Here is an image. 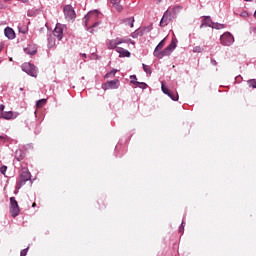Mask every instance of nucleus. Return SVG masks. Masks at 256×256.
I'll return each mask as SVG.
<instances>
[{
	"label": "nucleus",
	"mask_w": 256,
	"mask_h": 256,
	"mask_svg": "<svg viewBox=\"0 0 256 256\" xmlns=\"http://www.w3.org/2000/svg\"><path fill=\"white\" fill-rule=\"evenodd\" d=\"M177 48V39H173L169 46H167L164 50L160 51L156 56L158 59H163V57H169L173 51Z\"/></svg>",
	"instance_id": "nucleus-1"
},
{
	"label": "nucleus",
	"mask_w": 256,
	"mask_h": 256,
	"mask_svg": "<svg viewBox=\"0 0 256 256\" xmlns=\"http://www.w3.org/2000/svg\"><path fill=\"white\" fill-rule=\"evenodd\" d=\"M63 13L66 21H75L77 14L75 13V9H73V6L66 5L63 8Z\"/></svg>",
	"instance_id": "nucleus-2"
},
{
	"label": "nucleus",
	"mask_w": 256,
	"mask_h": 256,
	"mask_svg": "<svg viewBox=\"0 0 256 256\" xmlns=\"http://www.w3.org/2000/svg\"><path fill=\"white\" fill-rule=\"evenodd\" d=\"M31 179V172L27 168H23L20 173V180L17 183L18 189H21L23 185H25L26 181H30Z\"/></svg>",
	"instance_id": "nucleus-3"
},
{
	"label": "nucleus",
	"mask_w": 256,
	"mask_h": 256,
	"mask_svg": "<svg viewBox=\"0 0 256 256\" xmlns=\"http://www.w3.org/2000/svg\"><path fill=\"white\" fill-rule=\"evenodd\" d=\"M220 43L224 47H231V44L235 43V37L230 32H225L220 36Z\"/></svg>",
	"instance_id": "nucleus-4"
},
{
	"label": "nucleus",
	"mask_w": 256,
	"mask_h": 256,
	"mask_svg": "<svg viewBox=\"0 0 256 256\" xmlns=\"http://www.w3.org/2000/svg\"><path fill=\"white\" fill-rule=\"evenodd\" d=\"M121 43H131L132 45H135V42H133V40L131 39L124 40L121 38H116L113 40H109L107 43V47L108 49H117V45H121Z\"/></svg>",
	"instance_id": "nucleus-5"
},
{
	"label": "nucleus",
	"mask_w": 256,
	"mask_h": 256,
	"mask_svg": "<svg viewBox=\"0 0 256 256\" xmlns=\"http://www.w3.org/2000/svg\"><path fill=\"white\" fill-rule=\"evenodd\" d=\"M10 213L12 217H18L21 210L19 209V203L15 199V197H10Z\"/></svg>",
	"instance_id": "nucleus-6"
},
{
	"label": "nucleus",
	"mask_w": 256,
	"mask_h": 256,
	"mask_svg": "<svg viewBox=\"0 0 256 256\" xmlns=\"http://www.w3.org/2000/svg\"><path fill=\"white\" fill-rule=\"evenodd\" d=\"M22 71L30 75L31 77H37V68L31 63H25L22 65Z\"/></svg>",
	"instance_id": "nucleus-7"
},
{
	"label": "nucleus",
	"mask_w": 256,
	"mask_h": 256,
	"mask_svg": "<svg viewBox=\"0 0 256 256\" xmlns=\"http://www.w3.org/2000/svg\"><path fill=\"white\" fill-rule=\"evenodd\" d=\"M172 19L173 16L171 15V11L166 10L163 17L160 20V27H167V25L171 23Z\"/></svg>",
	"instance_id": "nucleus-8"
},
{
	"label": "nucleus",
	"mask_w": 256,
	"mask_h": 256,
	"mask_svg": "<svg viewBox=\"0 0 256 256\" xmlns=\"http://www.w3.org/2000/svg\"><path fill=\"white\" fill-rule=\"evenodd\" d=\"M119 85L120 83L118 79L111 80L102 84V89H104V91H107V89H119Z\"/></svg>",
	"instance_id": "nucleus-9"
},
{
	"label": "nucleus",
	"mask_w": 256,
	"mask_h": 256,
	"mask_svg": "<svg viewBox=\"0 0 256 256\" xmlns=\"http://www.w3.org/2000/svg\"><path fill=\"white\" fill-rule=\"evenodd\" d=\"M53 36L58 39V41H61L63 39V25L56 24V27L53 31Z\"/></svg>",
	"instance_id": "nucleus-10"
},
{
	"label": "nucleus",
	"mask_w": 256,
	"mask_h": 256,
	"mask_svg": "<svg viewBox=\"0 0 256 256\" xmlns=\"http://www.w3.org/2000/svg\"><path fill=\"white\" fill-rule=\"evenodd\" d=\"M2 119H17L19 117V112H13V111H8V112H2L1 113Z\"/></svg>",
	"instance_id": "nucleus-11"
},
{
	"label": "nucleus",
	"mask_w": 256,
	"mask_h": 256,
	"mask_svg": "<svg viewBox=\"0 0 256 256\" xmlns=\"http://www.w3.org/2000/svg\"><path fill=\"white\" fill-rule=\"evenodd\" d=\"M4 35L7 37V39H15V31L11 27L4 29Z\"/></svg>",
	"instance_id": "nucleus-12"
},
{
	"label": "nucleus",
	"mask_w": 256,
	"mask_h": 256,
	"mask_svg": "<svg viewBox=\"0 0 256 256\" xmlns=\"http://www.w3.org/2000/svg\"><path fill=\"white\" fill-rule=\"evenodd\" d=\"M213 21H211V17H205L202 20V24L200 25V29H203L204 27H212Z\"/></svg>",
	"instance_id": "nucleus-13"
},
{
	"label": "nucleus",
	"mask_w": 256,
	"mask_h": 256,
	"mask_svg": "<svg viewBox=\"0 0 256 256\" xmlns=\"http://www.w3.org/2000/svg\"><path fill=\"white\" fill-rule=\"evenodd\" d=\"M110 3H112L113 7L121 13L123 11V6L121 5V0H110Z\"/></svg>",
	"instance_id": "nucleus-14"
},
{
	"label": "nucleus",
	"mask_w": 256,
	"mask_h": 256,
	"mask_svg": "<svg viewBox=\"0 0 256 256\" xmlns=\"http://www.w3.org/2000/svg\"><path fill=\"white\" fill-rule=\"evenodd\" d=\"M117 53H119L120 57H131V52L129 50H125L124 48L118 47L116 48Z\"/></svg>",
	"instance_id": "nucleus-15"
},
{
	"label": "nucleus",
	"mask_w": 256,
	"mask_h": 256,
	"mask_svg": "<svg viewBox=\"0 0 256 256\" xmlns=\"http://www.w3.org/2000/svg\"><path fill=\"white\" fill-rule=\"evenodd\" d=\"M163 47H165V39L160 41L159 44L156 46V48H155V50L153 52L154 57H156L161 52V49Z\"/></svg>",
	"instance_id": "nucleus-16"
},
{
	"label": "nucleus",
	"mask_w": 256,
	"mask_h": 256,
	"mask_svg": "<svg viewBox=\"0 0 256 256\" xmlns=\"http://www.w3.org/2000/svg\"><path fill=\"white\" fill-rule=\"evenodd\" d=\"M181 9H183V7L181 6H174L171 12V16L173 19L177 18V15H179V13H181Z\"/></svg>",
	"instance_id": "nucleus-17"
},
{
	"label": "nucleus",
	"mask_w": 256,
	"mask_h": 256,
	"mask_svg": "<svg viewBox=\"0 0 256 256\" xmlns=\"http://www.w3.org/2000/svg\"><path fill=\"white\" fill-rule=\"evenodd\" d=\"M47 39H48V47H53L55 45V36L49 32V34H47Z\"/></svg>",
	"instance_id": "nucleus-18"
},
{
	"label": "nucleus",
	"mask_w": 256,
	"mask_h": 256,
	"mask_svg": "<svg viewBox=\"0 0 256 256\" xmlns=\"http://www.w3.org/2000/svg\"><path fill=\"white\" fill-rule=\"evenodd\" d=\"M24 52L26 53V55H35L37 53V48L28 46L27 48H24Z\"/></svg>",
	"instance_id": "nucleus-19"
},
{
	"label": "nucleus",
	"mask_w": 256,
	"mask_h": 256,
	"mask_svg": "<svg viewBox=\"0 0 256 256\" xmlns=\"http://www.w3.org/2000/svg\"><path fill=\"white\" fill-rule=\"evenodd\" d=\"M123 23H125V25H128L129 27H133V23H135V18H126L123 20Z\"/></svg>",
	"instance_id": "nucleus-20"
},
{
	"label": "nucleus",
	"mask_w": 256,
	"mask_h": 256,
	"mask_svg": "<svg viewBox=\"0 0 256 256\" xmlns=\"http://www.w3.org/2000/svg\"><path fill=\"white\" fill-rule=\"evenodd\" d=\"M131 37H133V39H137V37H143V30L141 29L136 30L131 34Z\"/></svg>",
	"instance_id": "nucleus-21"
},
{
	"label": "nucleus",
	"mask_w": 256,
	"mask_h": 256,
	"mask_svg": "<svg viewBox=\"0 0 256 256\" xmlns=\"http://www.w3.org/2000/svg\"><path fill=\"white\" fill-rule=\"evenodd\" d=\"M119 70L112 69L110 72L106 73L104 76V79H109V77H115V75L118 73Z\"/></svg>",
	"instance_id": "nucleus-22"
},
{
	"label": "nucleus",
	"mask_w": 256,
	"mask_h": 256,
	"mask_svg": "<svg viewBox=\"0 0 256 256\" xmlns=\"http://www.w3.org/2000/svg\"><path fill=\"white\" fill-rule=\"evenodd\" d=\"M95 17V12H89L85 17H84V23L87 25L89 23V19H93Z\"/></svg>",
	"instance_id": "nucleus-23"
},
{
	"label": "nucleus",
	"mask_w": 256,
	"mask_h": 256,
	"mask_svg": "<svg viewBox=\"0 0 256 256\" xmlns=\"http://www.w3.org/2000/svg\"><path fill=\"white\" fill-rule=\"evenodd\" d=\"M211 28L212 29H225V25L213 22Z\"/></svg>",
	"instance_id": "nucleus-24"
},
{
	"label": "nucleus",
	"mask_w": 256,
	"mask_h": 256,
	"mask_svg": "<svg viewBox=\"0 0 256 256\" xmlns=\"http://www.w3.org/2000/svg\"><path fill=\"white\" fill-rule=\"evenodd\" d=\"M168 97H170V99H172V101H179V94H177V93L170 92V95H168Z\"/></svg>",
	"instance_id": "nucleus-25"
},
{
	"label": "nucleus",
	"mask_w": 256,
	"mask_h": 256,
	"mask_svg": "<svg viewBox=\"0 0 256 256\" xmlns=\"http://www.w3.org/2000/svg\"><path fill=\"white\" fill-rule=\"evenodd\" d=\"M45 103H47V100L46 99H40L36 102V107H43L45 105Z\"/></svg>",
	"instance_id": "nucleus-26"
},
{
	"label": "nucleus",
	"mask_w": 256,
	"mask_h": 256,
	"mask_svg": "<svg viewBox=\"0 0 256 256\" xmlns=\"http://www.w3.org/2000/svg\"><path fill=\"white\" fill-rule=\"evenodd\" d=\"M142 67H143L145 73H147V75H151V66L142 64Z\"/></svg>",
	"instance_id": "nucleus-27"
},
{
	"label": "nucleus",
	"mask_w": 256,
	"mask_h": 256,
	"mask_svg": "<svg viewBox=\"0 0 256 256\" xmlns=\"http://www.w3.org/2000/svg\"><path fill=\"white\" fill-rule=\"evenodd\" d=\"M161 89H162V92H163L165 95H171V92L169 91V89H168L167 87H165V84H163V82H162Z\"/></svg>",
	"instance_id": "nucleus-28"
},
{
	"label": "nucleus",
	"mask_w": 256,
	"mask_h": 256,
	"mask_svg": "<svg viewBox=\"0 0 256 256\" xmlns=\"http://www.w3.org/2000/svg\"><path fill=\"white\" fill-rule=\"evenodd\" d=\"M130 79H131L130 83H132V85H138L139 84V82H137V76L136 75H131Z\"/></svg>",
	"instance_id": "nucleus-29"
},
{
	"label": "nucleus",
	"mask_w": 256,
	"mask_h": 256,
	"mask_svg": "<svg viewBox=\"0 0 256 256\" xmlns=\"http://www.w3.org/2000/svg\"><path fill=\"white\" fill-rule=\"evenodd\" d=\"M248 85H249V87L256 89V79L249 80Z\"/></svg>",
	"instance_id": "nucleus-30"
},
{
	"label": "nucleus",
	"mask_w": 256,
	"mask_h": 256,
	"mask_svg": "<svg viewBox=\"0 0 256 256\" xmlns=\"http://www.w3.org/2000/svg\"><path fill=\"white\" fill-rule=\"evenodd\" d=\"M193 53H203V48H201V46H195L193 48Z\"/></svg>",
	"instance_id": "nucleus-31"
},
{
	"label": "nucleus",
	"mask_w": 256,
	"mask_h": 256,
	"mask_svg": "<svg viewBox=\"0 0 256 256\" xmlns=\"http://www.w3.org/2000/svg\"><path fill=\"white\" fill-rule=\"evenodd\" d=\"M136 85L140 87V89H147V84L145 82H138Z\"/></svg>",
	"instance_id": "nucleus-32"
},
{
	"label": "nucleus",
	"mask_w": 256,
	"mask_h": 256,
	"mask_svg": "<svg viewBox=\"0 0 256 256\" xmlns=\"http://www.w3.org/2000/svg\"><path fill=\"white\" fill-rule=\"evenodd\" d=\"M0 173L5 176V173H7V166L6 165H3L0 168Z\"/></svg>",
	"instance_id": "nucleus-33"
},
{
	"label": "nucleus",
	"mask_w": 256,
	"mask_h": 256,
	"mask_svg": "<svg viewBox=\"0 0 256 256\" xmlns=\"http://www.w3.org/2000/svg\"><path fill=\"white\" fill-rule=\"evenodd\" d=\"M27 251H29V248H26L20 252V256H27Z\"/></svg>",
	"instance_id": "nucleus-34"
},
{
	"label": "nucleus",
	"mask_w": 256,
	"mask_h": 256,
	"mask_svg": "<svg viewBox=\"0 0 256 256\" xmlns=\"http://www.w3.org/2000/svg\"><path fill=\"white\" fill-rule=\"evenodd\" d=\"M19 155V151H16V159H17V161H21V159H23V157L22 156H18Z\"/></svg>",
	"instance_id": "nucleus-35"
},
{
	"label": "nucleus",
	"mask_w": 256,
	"mask_h": 256,
	"mask_svg": "<svg viewBox=\"0 0 256 256\" xmlns=\"http://www.w3.org/2000/svg\"><path fill=\"white\" fill-rule=\"evenodd\" d=\"M211 64L214 65V66H217V60L211 59Z\"/></svg>",
	"instance_id": "nucleus-36"
},
{
	"label": "nucleus",
	"mask_w": 256,
	"mask_h": 256,
	"mask_svg": "<svg viewBox=\"0 0 256 256\" xmlns=\"http://www.w3.org/2000/svg\"><path fill=\"white\" fill-rule=\"evenodd\" d=\"M5 110V105L1 104L0 105V111H4Z\"/></svg>",
	"instance_id": "nucleus-37"
},
{
	"label": "nucleus",
	"mask_w": 256,
	"mask_h": 256,
	"mask_svg": "<svg viewBox=\"0 0 256 256\" xmlns=\"http://www.w3.org/2000/svg\"><path fill=\"white\" fill-rule=\"evenodd\" d=\"M97 25H99V22H95V23L91 26V28H95V27H97Z\"/></svg>",
	"instance_id": "nucleus-38"
},
{
	"label": "nucleus",
	"mask_w": 256,
	"mask_h": 256,
	"mask_svg": "<svg viewBox=\"0 0 256 256\" xmlns=\"http://www.w3.org/2000/svg\"><path fill=\"white\" fill-rule=\"evenodd\" d=\"M184 223L182 222V224H181V227H180V229H179V231H180V233H181V231H183V229H184Z\"/></svg>",
	"instance_id": "nucleus-39"
},
{
	"label": "nucleus",
	"mask_w": 256,
	"mask_h": 256,
	"mask_svg": "<svg viewBox=\"0 0 256 256\" xmlns=\"http://www.w3.org/2000/svg\"><path fill=\"white\" fill-rule=\"evenodd\" d=\"M21 1V3H29V0H18Z\"/></svg>",
	"instance_id": "nucleus-40"
},
{
	"label": "nucleus",
	"mask_w": 256,
	"mask_h": 256,
	"mask_svg": "<svg viewBox=\"0 0 256 256\" xmlns=\"http://www.w3.org/2000/svg\"><path fill=\"white\" fill-rule=\"evenodd\" d=\"M0 141H5V136H0Z\"/></svg>",
	"instance_id": "nucleus-41"
},
{
	"label": "nucleus",
	"mask_w": 256,
	"mask_h": 256,
	"mask_svg": "<svg viewBox=\"0 0 256 256\" xmlns=\"http://www.w3.org/2000/svg\"><path fill=\"white\" fill-rule=\"evenodd\" d=\"M32 207H37V204H36V203H33V204H32Z\"/></svg>",
	"instance_id": "nucleus-42"
},
{
	"label": "nucleus",
	"mask_w": 256,
	"mask_h": 256,
	"mask_svg": "<svg viewBox=\"0 0 256 256\" xmlns=\"http://www.w3.org/2000/svg\"><path fill=\"white\" fill-rule=\"evenodd\" d=\"M82 57H85V58H86V57H87V54H82Z\"/></svg>",
	"instance_id": "nucleus-43"
},
{
	"label": "nucleus",
	"mask_w": 256,
	"mask_h": 256,
	"mask_svg": "<svg viewBox=\"0 0 256 256\" xmlns=\"http://www.w3.org/2000/svg\"><path fill=\"white\" fill-rule=\"evenodd\" d=\"M254 17L256 18V10H255V12H254Z\"/></svg>",
	"instance_id": "nucleus-44"
},
{
	"label": "nucleus",
	"mask_w": 256,
	"mask_h": 256,
	"mask_svg": "<svg viewBox=\"0 0 256 256\" xmlns=\"http://www.w3.org/2000/svg\"><path fill=\"white\" fill-rule=\"evenodd\" d=\"M244 1H253V0H244Z\"/></svg>",
	"instance_id": "nucleus-45"
},
{
	"label": "nucleus",
	"mask_w": 256,
	"mask_h": 256,
	"mask_svg": "<svg viewBox=\"0 0 256 256\" xmlns=\"http://www.w3.org/2000/svg\"><path fill=\"white\" fill-rule=\"evenodd\" d=\"M10 61H13V58H10Z\"/></svg>",
	"instance_id": "nucleus-46"
},
{
	"label": "nucleus",
	"mask_w": 256,
	"mask_h": 256,
	"mask_svg": "<svg viewBox=\"0 0 256 256\" xmlns=\"http://www.w3.org/2000/svg\"><path fill=\"white\" fill-rule=\"evenodd\" d=\"M20 91H23V88H20Z\"/></svg>",
	"instance_id": "nucleus-47"
},
{
	"label": "nucleus",
	"mask_w": 256,
	"mask_h": 256,
	"mask_svg": "<svg viewBox=\"0 0 256 256\" xmlns=\"http://www.w3.org/2000/svg\"><path fill=\"white\" fill-rule=\"evenodd\" d=\"M2 49L0 48V53H1Z\"/></svg>",
	"instance_id": "nucleus-48"
}]
</instances>
